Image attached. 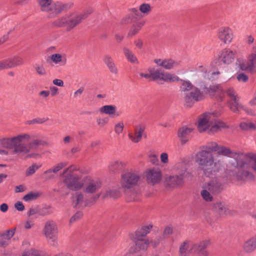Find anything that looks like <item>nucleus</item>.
Wrapping results in <instances>:
<instances>
[{
  "label": "nucleus",
  "instance_id": "38",
  "mask_svg": "<svg viewBox=\"0 0 256 256\" xmlns=\"http://www.w3.org/2000/svg\"><path fill=\"white\" fill-rule=\"evenodd\" d=\"M200 194L205 201L210 202L213 200L212 194H212L204 186L202 190L200 192Z\"/></svg>",
  "mask_w": 256,
  "mask_h": 256
},
{
  "label": "nucleus",
  "instance_id": "18",
  "mask_svg": "<svg viewBox=\"0 0 256 256\" xmlns=\"http://www.w3.org/2000/svg\"><path fill=\"white\" fill-rule=\"evenodd\" d=\"M146 176L148 184L154 185L161 181L162 174L158 168H152L146 171Z\"/></svg>",
  "mask_w": 256,
  "mask_h": 256
},
{
  "label": "nucleus",
  "instance_id": "12",
  "mask_svg": "<svg viewBox=\"0 0 256 256\" xmlns=\"http://www.w3.org/2000/svg\"><path fill=\"white\" fill-rule=\"evenodd\" d=\"M218 149L216 152L218 154L234 158L237 161V166L238 167L243 168L245 166L246 163L243 160L242 154L231 150L229 148L221 146H218Z\"/></svg>",
  "mask_w": 256,
  "mask_h": 256
},
{
  "label": "nucleus",
  "instance_id": "57",
  "mask_svg": "<svg viewBox=\"0 0 256 256\" xmlns=\"http://www.w3.org/2000/svg\"><path fill=\"white\" fill-rule=\"evenodd\" d=\"M238 80L240 82H245L248 80V76L244 73H240L238 74L236 76Z\"/></svg>",
  "mask_w": 256,
  "mask_h": 256
},
{
  "label": "nucleus",
  "instance_id": "19",
  "mask_svg": "<svg viewBox=\"0 0 256 256\" xmlns=\"http://www.w3.org/2000/svg\"><path fill=\"white\" fill-rule=\"evenodd\" d=\"M246 164L244 167L240 168L236 166V168H238V172L236 174V179L238 181L246 182L248 180H253L254 179V176L252 172L247 170H245L248 168V164L244 160ZM237 162V161H236Z\"/></svg>",
  "mask_w": 256,
  "mask_h": 256
},
{
  "label": "nucleus",
  "instance_id": "41",
  "mask_svg": "<svg viewBox=\"0 0 256 256\" xmlns=\"http://www.w3.org/2000/svg\"><path fill=\"white\" fill-rule=\"evenodd\" d=\"M25 146L26 147V148L28 149V152L26 154H19L18 156H24L25 158H41V155L38 153L36 152H33V153H30V148H28V146L26 144H25Z\"/></svg>",
  "mask_w": 256,
  "mask_h": 256
},
{
  "label": "nucleus",
  "instance_id": "58",
  "mask_svg": "<svg viewBox=\"0 0 256 256\" xmlns=\"http://www.w3.org/2000/svg\"><path fill=\"white\" fill-rule=\"evenodd\" d=\"M83 216V214L81 212H78L76 213L70 219V224L80 219Z\"/></svg>",
  "mask_w": 256,
  "mask_h": 256
},
{
  "label": "nucleus",
  "instance_id": "10",
  "mask_svg": "<svg viewBox=\"0 0 256 256\" xmlns=\"http://www.w3.org/2000/svg\"><path fill=\"white\" fill-rule=\"evenodd\" d=\"M101 180L97 178L85 176L82 178V188L84 192L88 194H94L102 188Z\"/></svg>",
  "mask_w": 256,
  "mask_h": 256
},
{
  "label": "nucleus",
  "instance_id": "3",
  "mask_svg": "<svg viewBox=\"0 0 256 256\" xmlns=\"http://www.w3.org/2000/svg\"><path fill=\"white\" fill-rule=\"evenodd\" d=\"M31 139L30 136L22 133L11 138L4 137L0 138V146L7 149L12 150V154H26L28 150L22 142H28Z\"/></svg>",
  "mask_w": 256,
  "mask_h": 256
},
{
  "label": "nucleus",
  "instance_id": "1",
  "mask_svg": "<svg viewBox=\"0 0 256 256\" xmlns=\"http://www.w3.org/2000/svg\"><path fill=\"white\" fill-rule=\"evenodd\" d=\"M92 12V8H86L82 12L72 11L52 21L51 25L54 28L66 27V30L69 32L79 25Z\"/></svg>",
  "mask_w": 256,
  "mask_h": 256
},
{
  "label": "nucleus",
  "instance_id": "16",
  "mask_svg": "<svg viewBox=\"0 0 256 256\" xmlns=\"http://www.w3.org/2000/svg\"><path fill=\"white\" fill-rule=\"evenodd\" d=\"M213 118V114L210 112H206L200 115L198 121V131L202 132L208 130Z\"/></svg>",
  "mask_w": 256,
  "mask_h": 256
},
{
  "label": "nucleus",
  "instance_id": "8",
  "mask_svg": "<svg viewBox=\"0 0 256 256\" xmlns=\"http://www.w3.org/2000/svg\"><path fill=\"white\" fill-rule=\"evenodd\" d=\"M140 178V175L138 172L134 170L126 171L122 174L121 186L124 189L132 188L138 184Z\"/></svg>",
  "mask_w": 256,
  "mask_h": 256
},
{
  "label": "nucleus",
  "instance_id": "15",
  "mask_svg": "<svg viewBox=\"0 0 256 256\" xmlns=\"http://www.w3.org/2000/svg\"><path fill=\"white\" fill-rule=\"evenodd\" d=\"M216 36L224 44H230L234 38L232 30L228 26H222L218 28L216 32Z\"/></svg>",
  "mask_w": 256,
  "mask_h": 256
},
{
  "label": "nucleus",
  "instance_id": "21",
  "mask_svg": "<svg viewBox=\"0 0 256 256\" xmlns=\"http://www.w3.org/2000/svg\"><path fill=\"white\" fill-rule=\"evenodd\" d=\"M166 187L176 188L182 186L184 184L182 178L178 175L169 176H166L164 180Z\"/></svg>",
  "mask_w": 256,
  "mask_h": 256
},
{
  "label": "nucleus",
  "instance_id": "35",
  "mask_svg": "<svg viewBox=\"0 0 256 256\" xmlns=\"http://www.w3.org/2000/svg\"><path fill=\"white\" fill-rule=\"evenodd\" d=\"M124 164L118 160H115L112 161L109 166V170L112 172H116L122 169L124 167Z\"/></svg>",
  "mask_w": 256,
  "mask_h": 256
},
{
  "label": "nucleus",
  "instance_id": "55",
  "mask_svg": "<svg viewBox=\"0 0 256 256\" xmlns=\"http://www.w3.org/2000/svg\"><path fill=\"white\" fill-rule=\"evenodd\" d=\"M112 74L116 75L118 74V69L114 63V62L106 66Z\"/></svg>",
  "mask_w": 256,
  "mask_h": 256
},
{
  "label": "nucleus",
  "instance_id": "39",
  "mask_svg": "<svg viewBox=\"0 0 256 256\" xmlns=\"http://www.w3.org/2000/svg\"><path fill=\"white\" fill-rule=\"evenodd\" d=\"M215 208L217 209L218 212L221 214H225L229 212V208L228 206L222 202H216L215 204Z\"/></svg>",
  "mask_w": 256,
  "mask_h": 256
},
{
  "label": "nucleus",
  "instance_id": "29",
  "mask_svg": "<svg viewBox=\"0 0 256 256\" xmlns=\"http://www.w3.org/2000/svg\"><path fill=\"white\" fill-rule=\"evenodd\" d=\"M72 204L74 207H84V195L80 192H76L72 197Z\"/></svg>",
  "mask_w": 256,
  "mask_h": 256
},
{
  "label": "nucleus",
  "instance_id": "33",
  "mask_svg": "<svg viewBox=\"0 0 256 256\" xmlns=\"http://www.w3.org/2000/svg\"><path fill=\"white\" fill-rule=\"evenodd\" d=\"M239 98L236 100H229L228 102V106L230 110L234 112L238 113L243 108V106L238 102Z\"/></svg>",
  "mask_w": 256,
  "mask_h": 256
},
{
  "label": "nucleus",
  "instance_id": "5",
  "mask_svg": "<svg viewBox=\"0 0 256 256\" xmlns=\"http://www.w3.org/2000/svg\"><path fill=\"white\" fill-rule=\"evenodd\" d=\"M76 166H71L64 170L62 174V182L69 190H78L82 188V178L79 176L72 172L76 170Z\"/></svg>",
  "mask_w": 256,
  "mask_h": 256
},
{
  "label": "nucleus",
  "instance_id": "11",
  "mask_svg": "<svg viewBox=\"0 0 256 256\" xmlns=\"http://www.w3.org/2000/svg\"><path fill=\"white\" fill-rule=\"evenodd\" d=\"M235 53L229 49H224L220 52L218 56L212 62V65L218 66L224 64H230L234 58Z\"/></svg>",
  "mask_w": 256,
  "mask_h": 256
},
{
  "label": "nucleus",
  "instance_id": "6",
  "mask_svg": "<svg viewBox=\"0 0 256 256\" xmlns=\"http://www.w3.org/2000/svg\"><path fill=\"white\" fill-rule=\"evenodd\" d=\"M207 92L210 95L216 96L218 100H222L225 93L230 98V100H236L239 98L233 88H228L226 90H223L220 85L210 86Z\"/></svg>",
  "mask_w": 256,
  "mask_h": 256
},
{
  "label": "nucleus",
  "instance_id": "56",
  "mask_svg": "<svg viewBox=\"0 0 256 256\" xmlns=\"http://www.w3.org/2000/svg\"><path fill=\"white\" fill-rule=\"evenodd\" d=\"M130 15L134 18H140L142 17L141 14L136 8H132L130 10Z\"/></svg>",
  "mask_w": 256,
  "mask_h": 256
},
{
  "label": "nucleus",
  "instance_id": "27",
  "mask_svg": "<svg viewBox=\"0 0 256 256\" xmlns=\"http://www.w3.org/2000/svg\"><path fill=\"white\" fill-rule=\"evenodd\" d=\"M134 241L136 245V252H138L140 250L146 251L148 249L150 244V241L148 239L140 237L138 238L136 236H135Z\"/></svg>",
  "mask_w": 256,
  "mask_h": 256
},
{
  "label": "nucleus",
  "instance_id": "61",
  "mask_svg": "<svg viewBox=\"0 0 256 256\" xmlns=\"http://www.w3.org/2000/svg\"><path fill=\"white\" fill-rule=\"evenodd\" d=\"M103 61L106 66L114 62V60L110 54H106L103 58Z\"/></svg>",
  "mask_w": 256,
  "mask_h": 256
},
{
  "label": "nucleus",
  "instance_id": "37",
  "mask_svg": "<svg viewBox=\"0 0 256 256\" xmlns=\"http://www.w3.org/2000/svg\"><path fill=\"white\" fill-rule=\"evenodd\" d=\"M240 127L244 130H256V124L252 122H242L240 123Z\"/></svg>",
  "mask_w": 256,
  "mask_h": 256
},
{
  "label": "nucleus",
  "instance_id": "48",
  "mask_svg": "<svg viewBox=\"0 0 256 256\" xmlns=\"http://www.w3.org/2000/svg\"><path fill=\"white\" fill-rule=\"evenodd\" d=\"M40 166H38L36 164H32L29 166L26 172V176H30L35 173L36 170L40 168Z\"/></svg>",
  "mask_w": 256,
  "mask_h": 256
},
{
  "label": "nucleus",
  "instance_id": "23",
  "mask_svg": "<svg viewBox=\"0 0 256 256\" xmlns=\"http://www.w3.org/2000/svg\"><path fill=\"white\" fill-rule=\"evenodd\" d=\"M50 62L57 66H64L67 63L66 56L60 53L53 54L49 56Z\"/></svg>",
  "mask_w": 256,
  "mask_h": 256
},
{
  "label": "nucleus",
  "instance_id": "17",
  "mask_svg": "<svg viewBox=\"0 0 256 256\" xmlns=\"http://www.w3.org/2000/svg\"><path fill=\"white\" fill-rule=\"evenodd\" d=\"M204 186L212 194H218L223 190L224 183L222 178L216 177L206 183Z\"/></svg>",
  "mask_w": 256,
  "mask_h": 256
},
{
  "label": "nucleus",
  "instance_id": "47",
  "mask_svg": "<svg viewBox=\"0 0 256 256\" xmlns=\"http://www.w3.org/2000/svg\"><path fill=\"white\" fill-rule=\"evenodd\" d=\"M14 234V230H6L5 232L0 234V237L6 238L10 242V240L13 236Z\"/></svg>",
  "mask_w": 256,
  "mask_h": 256
},
{
  "label": "nucleus",
  "instance_id": "64",
  "mask_svg": "<svg viewBox=\"0 0 256 256\" xmlns=\"http://www.w3.org/2000/svg\"><path fill=\"white\" fill-rule=\"evenodd\" d=\"M172 233V228L170 226H166L164 230L163 235L164 238L168 237Z\"/></svg>",
  "mask_w": 256,
  "mask_h": 256
},
{
  "label": "nucleus",
  "instance_id": "13",
  "mask_svg": "<svg viewBox=\"0 0 256 256\" xmlns=\"http://www.w3.org/2000/svg\"><path fill=\"white\" fill-rule=\"evenodd\" d=\"M204 92L196 86L184 96L185 104L191 107L196 102L204 100Z\"/></svg>",
  "mask_w": 256,
  "mask_h": 256
},
{
  "label": "nucleus",
  "instance_id": "30",
  "mask_svg": "<svg viewBox=\"0 0 256 256\" xmlns=\"http://www.w3.org/2000/svg\"><path fill=\"white\" fill-rule=\"evenodd\" d=\"M178 82H180L181 83L180 88L181 92L184 93V96L186 95V93H188L196 87L188 80H184L179 78V80Z\"/></svg>",
  "mask_w": 256,
  "mask_h": 256
},
{
  "label": "nucleus",
  "instance_id": "43",
  "mask_svg": "<svg viewBox=\"0 0 256 256\" xmlns=\"http://www.w3.org/2000/svg\"><path fill=\"white\" fill-rule=\"evenodd\" d=\"M218 145L216 142H208L205 146L202 147V148L204 150H208L212 153L213 152H216V150H218Z\"/></svg>",
  "mask_w": 256,
  "mask_h": 256
},
{
  "label": "nucleus",
  "instance_id": "24",
  "mask_svg": "<svg viewBox=\"0 0 256 256\" xmlns=\"http://www.w3.org/2000/svg\"><path fill=\"white\" fill-rule=\"evenodd\" d=\"M194 129L191 127L184 126L180 128L178 131V136L180 139L181 143L184 144L190 139V134Z\"/></svg>",
  "mask_w": 256,
  "mask_h": 256
},
{
  "label": "nucleus",
  "instance_id": "22",
  "mask_svg": "<svg viewBox=\"0 0 256 256\" xmlns=\"http://www.w3.org/2000/svg\"><path fill=\"white\" fill-rule=\"evenodd\" d=\"M154 62L158 66H162L166 70H170L178 67L180 64V61L168 59H155Z\"/></svg>",
  "mask_w": 256,
  "mask_h": 256
},
{
  "label": "nucleus",
  "instance_id": "20",
  "mask_svg": "<svg viewBox=\"0 0 256 256\" xmlns=\"http://www.w3.org/2000/svg\"><path fill=\"white\" fill-rule=\"evenodd\" d=\"M192 252H194V248L192 241L185 240L180 244L178 256H190Z\"/></svg>",
  "mask_w": 256,
  "mask_h": 256
},
{
  "label": "nucleus",
  "instance_id": "49",
  "mask_svg": "<svg viewBox=\"0 0 256 256\" xmlns=\"http://www.w3.org/2000/svg\"><path fill=\"white\" fill-rule=\"evenodd\" d=\"M140 11L144 14H148L151 10V6L148 4H142L139 8Z\"/></svg>",
  "mask_w": 256,
  "mask_h": 256
},
{
  "label": "nucleus",
  "instance_id": "14",
  "mask_svg": "<svg viewBox=\"0 0 256 256\" xmlns=\"http://www.w3.org/2000/svg\"><path fill=\"white\" fill-rule=\"evenodd\" d=\"M211 240L206 238L197 242L193 243L194 252L198 256H208L209 252L207 248L210 246Z\"/></svg>",
  "mask_w": 256,
  "mask_h": 256
},
{
  "label": "nucleus",
  "instance_id": "7",
  "mask_svg": "<svg viewBox=\"0 0 256 256\" xmlns=\"http://www.w3.org/2000/svg\"><path fill=\"white\" fill-rule=\"evenodd\" d=\"M43 232L48 243L52 246H56L58 234L56 223L53 220H47L44 224Z\"/></svg>",
  "mask_w": 256,
  "mask_h": 256
},
{
  "label": "nucleus",
  "instance_id": "25",
  "mask_svg": "<svg viewBox=\"0 0 256 256\" xmlns=\"http://www.w3.org/2000/svg\"><path fill=\"white\" fill-rule=\"evenodd\" d=\"M144 130L145 126H138L135 128L134 133H128V136L132 142L138 143L142 140Z\"/></svg>",
  "mask_w": 256,
  "mask_h": 256
},
{
  "label": "nucleus",
  "instance_id": "54",
  "mask_svg": "<svg viewBox=\"0 0 256 256\" xmlns=\"http://www.w3.org/2000/svg\"><path fill=\"white\" fill-rule=\"evenodd\" d=\"M34 68L38 74L41 76H44L46 74V71L43 66L36 64Z\"/></svg>",
  "mask_w": 256,
  "mask_h": 256
},
{
  "label": "nucleus",
  "instance_id": "9",
  "mask_svg": "<svg viewBox=\"0 0 256 256\" xmlns=\"http://www.w3.org/2000/svg\"><path fill=\"white\" fill-rule=\"evenodd\" d=\"M148 70L151 72V80H162L167 82H172L179 80L176 75L164 72L160 69L150 68Z\"/></svg>",
  "mask_w": 256,
  "mask_h": 256
},
{
  "label": "nucleus",
  "instance_id": "59",
  "mask_svg": "<svg viewBox=\"0 0 256 256\" xmlns=\"http://www.w3.org/2000/svg\"><path fill=\"white\" fill-rule=\"evenodd\" d=\"M46 121V120L44 118H36L33 119L28 122L29 124H42Z\"/></svg>",
  "mask_w": 256,
  "mask_h": 256
},
{
  "label": "nucleus",
  "instance_id": "45",
  "mask_svg": "<svg viewBox=\"0 0 256 256\" xmlns=\"http://www.w3.org/2000/svg\"><path fill=\"white\" fill-rule=\"evenodd\" d=\"M44 142L42 140L36 139L32 141L28 146V148H30V150H36L38 148V146L40 145L43 144Z\"/></svg>",
  "mask_w": 256,
  "mask_h": 256
},
{
  "label": "nucleus",
  "instance_id": "46",
  "mask_svg": "<svg viewBox=\"0 0 256 256\" xmlns=\"http://www.w3.org/2000/svg\"><path fill=\"white\" fill-rule=\"evenodd\" d=\"M39 196L40 194L38 192H31L25 195L23 198V200L26 202H29L36 199Z\"/></svg>",
  "mask_w": 256,
  "mask_h": 256
},
{
  "label": "nucleus",
  "instance_id": "40",
  "mask_svg": "<svg viewBox=\"0 0 256 256\" xmlns=\"http://www.w3.org/2000/svg\"><path fill=\"white\" fill-rule=\"evenodd\" d=\"M68 165L67 162H62L58 164H57L54 166L52 168L44 172V174L51 173H57L58 171L64 168Z\"/></svg>",
  "mask_w": 256,
  "mask_h": 256
},
{
  "label": "nucleus",
  "instance_id": "50",
  "mask_svg": "<svg viewBox=\"0 0 256 256\" xmlns=\"http://www.w3.org/2000/svg\"><path fill=\"white\" fill-rule=\"evenodd\" d=\"M120 195L118 192L116 190H109L106 192L104 194V198H116L118 197Z\"/></svg>",
  "mask_w": 256,
  "mask_h": 256
},
{
  "label": "nucleus",
  "instance_id": "60",
  "mask_svg": "<svg viewBox=\"0 0 256 256\" xmlns=\"http://www.w3.org/2000/svg\"><path fill=\"white\" fill-rule=\"evenodd\" d=\"M199 72H200V75L204 79L206 80L209 78V72L207 68L200 70Z\"/></svg>",
  "mask_w": 256,
  "mask_h": 256
},
{
  "label": "nucleus",
  "instance_id": "36",
  "mask_svg": "<svg viewBox=\"0 0 256 256\" xmlns=\"http://www.w3.org/2000/svg\"><path fill=\"white\" fill-rule=\"evenodd\" d=\"M144 24V21H142L136 24L133 25L132 26L130 29L128 34V37H132L134 36L138 32V31L141 29V28Z\"/></svg>",
  "mask_w": 256,
  "mask_h": 256
},
{
  "label": "nucleus",
  "instance_id": "42",
  "mask_svg": "<svg viewBox=\"0 0 256 256\" xmlns=\"http://www.w3.org/2000/svg\"><path fill=\"white\" fill-rule=\"evenodd\" d=\"M53 213V210L49 206H46L42 208H39V216H46Z\"/></svg>",
  "mask_w": 256,
  "mask_h": 256
},
{
  "label": "nucleus",
  "instance_id": "28",
  "mask_svg": "<svg viewBox=\"0 0 256 256\" xmlns=\"http://www.w3.org/2000/svg\"><path fill=\"white\" fill-rule=\"evenodd\" d=\"M116 107L114 105H105L100 108V113H103L110 116H118L120 114L116 112Z\"/></svg>",
  "mask_w": 256,
  "mask_h": 256
},
{
  "label": "nucleus",
  "instance_id": "53",
  "mask_svg": "<svg viewBox=\"0 0 256 256\" xmlns=\"http://www.w3.org/2000/svg\"><path fill=\"white\" fill-rule=\"evenodd\" d=\"M14 64L15 67L22 65L24 64L23 59L18 56H14L11 58Z\"/></svg>",
  "mask_w": 256,
  "mask_h": 256
},
{
  "label": "nucleus",
  "instance_id": "26",
  "mask_svg": "<svg viewBox=\"0 0 256 256\" xmlns=\"http://www.w3.org/2000/svg\"><path fill=\"white\" fill-rule=\"evenodd\" d=\"M242 249L246 254H252L256 250V234L246 240L242 244Z\"/></svg>",
  "mask_w": 256,
  "mask_h": 256
},
{
  "label": "nucleus",
  "instance_id": "32",
  "mask_svg": "<svg viewBox=\"0 0 256 256\" xmlns=\"http://www.w3.org/2000/svg\"><path fill=\"white\" fill-rule=\"evenodd\" d=\"M152 228V224H149L142 226L135 232V236L138 238H143L146 236L150 231Z\"/></svg>",
  "mask_w": 256,
  "mask_h": 256
},
{
  "label": "nucleus",
  "instance_id": "34",
  "mask_svg": "<svg viewBox=\"0 0 256 256\" xmlns=\"http://www.w3.org/2000/svg\"><path fill=\"white\" fill-rule=\"evenodd\" d=\"M124 54L127 60L133 64H138V62L136 56L130 49L127 48H124L123 49Z\"/></svg>",
  "mask_w": 256,
  "mask_h": 256
},
{
  "label": "nucleus",
  "instance_id": "2",
  "mask_svg": "<svg viewBox=\"0 0 256 256\" xmlns=\"http://www.w3.org/2000/svg\"><path fill=\"white\" fill-rule=\"evenodd\" d=\"M195 160L202 167L204 174L207 177L215 175L222 168V160H215L212 153L203 148L196 154Z\"/></svg>",
  "mask_w": 256,
  "mask_h": 256
},
{
  "label": "nucleus",
  "instance_id": "51",
  "mask_svg": "<svg viewBox=\"0 0 256 256\" xmlns=\"http://www.w3.org/2000/svg\"><path fill=\"white\" fill-rule=\"evenodd\" d=\"M124 128L123 122H120L116 124L114 126V132L118 135L122 132Z\"/></svg>",
  "mask_w": 256,
  "mask_h": 256
},
{
  "label": "nucleus",
  "instance_id": "52",
  "mask_svg": "<svg viewBox=\"0 0 256 256\" xmlns=\"http://www.w3.org/2000/svg\"><path fill=\"white\" fill-rule=\"evenodd\" d=\"M108 119L107 118H98L96 123L98 126L100 128L104 126L108 123Z\"/></svg>",
  "mask_w": 256,
  "mask_h": 256
},
{
  "label": "nucleus",
  "instance_id": "31",
  "mask_svg": "<svg viewBox=\"0 0 256 256\" xmlns=\"http://www.w3.org/2000/svg\"><path fill=\"white\" fill-rule=\"evenodd\" d=\"M226 127V126L224 122L215 120L213 118L208 130L210 132L214 133Z\"/></svg>",
  "mask_w": 256,
  "mask_h": 256
},
{
  "label": "nucleus",
  "instance_id": "4",
  "mask_svg": "<svg viewBox=\"0 0 256 256\" xmlns=\"http://www.w3.org/2000/svg\"><path fill=\"white\" fill-rule=\"evenodd\" d=\"M36 2L40 11L48 14L49 18L56 17L74 6L72 2H64L61 0H36Z\"/></svg>",
  "mask_w": 256,
  "mask_h": 256
},
{
  "label": "nucleus",
  "instance_id": "44",
  "mask_svg": "<svg viewBox=\"0 0 256 256\" xmlns=\"http://www.w3.org/2000/svg\"><path fill=\"white\" fill-rule=\"evenodd\" d=\"M100 196V194H95L92 197L86 201L84 205V206H89L94 204L96 201L98 199Z\"/></svg>",
  "mask_w": 256,
  "mask_h": 256
},
{
  "label": "nucleus",
  "instance_id": "63",
  "mask_svg": "<svg viewBox=\"0 0 256 256\" xmlns=\"http://www.w3.org/2000/svg\"><path fill=\"white\" fill-rule=\"evenodd\" d=\"M149 160L151 163L154 164L158 165L159 161L158 156L155 154H150L149 156Z\"/></svg>",
  "mask_w": 256,
  "mask_h": 256
},
{
  "label": "nucleus",
  "instance_id": "62",
  "mask_svg": "<svg viewBox=\"0 0 256 256\" xmlns=\"http://www.w3.org/2000/svg\"><path fill=\"white\" fill-rule=\"evenodd\" d=\"M178 176L182 178L183 181L184 179H189L192 176L191 173L186 170L182 172Z\"/></svg>",
  "mask_w": 256,
  "mask_h": 256
}]
</instances>
